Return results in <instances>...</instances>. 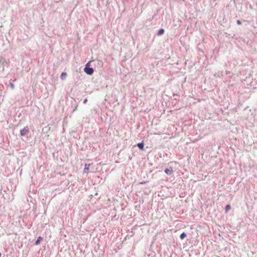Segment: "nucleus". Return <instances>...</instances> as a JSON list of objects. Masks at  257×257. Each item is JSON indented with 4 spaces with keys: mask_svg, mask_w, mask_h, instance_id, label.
<instances>
[{
    "mask_svg": "<svg viewBox=\"0 0 257 257\" xmlns=\"http://www.w3.org/2000/svg\"><path fill=\"white\" fill-rule=\"evenodd\" d=\"M90 61L88 62L86 64L85 67L84 69V72L88 75L92 74L94 72L93 69L92 68L89 67V66H90Z\"/></svg>",
    "mask_w": 257,
    "mask_h": 257,
    "instance_id": "f257e3e1",
    "label": "nucleus"
},
{
    "mask_svg": "<svg viewBox=\"0 0 257 257\" xmlns=\"http://www.w3.org/2000/svg\"><path fill=\"white\" fill-rule=\"evenodd\" d=\"M29 132V128L28 126L24 127L23 129L21 130L20 134L22 136H25L26 134H28Z\"/></svg>",
    "mask_w": 257,
    "mask_h": 257,
    "instance_id": "f03ea898",
    "label": "nucleus"
},
{
    "mask_svg": "<svg viewBox=\"0 0 257 257\" xmlns=\"http://www.w3.org/2000/svg\"><path fill=\"white\" fill-rule=\"evenodd\" d=\"M165 172L168 175H171L173 172V169L172 167L170 168H166L165 170Z\"/></svg>",
    "mask_w": 257,
    "mask_h": 257,
    "instance_id": "7ed1b4c3",
    "label": "nucleus"
},
{
    "mask_svg": "<svg viewBox=\"0 0 257 257\" xmlns=\"http://www.w3.org/2000/svg\"><path fill=\"white\" fill-rule=\"evenodd\" d=\"M90 166V164H86L85 165V167H84V171H83L84 173L86 172V171L89 170Z\"/></svg>",
    "mask_w": 257,
    "mask_h": 257,
    "instance_id": "20e7f679",
    "label": "nucleus"
},
{
    "mask_svg": "<svg viewBox=\"0 0 257 257\" xmlns=\"http://www.w3.org/2000/svg\"><path fill=\"white\" fill-rule=\"evenodd\" d=\"M67 76V73L66 72H62L61 74V78L62 80H64Z\"/></svg>",
    "mask_w": 257,
    "mask_h": 257,
    "instance_id": "39448f33",
    "label": "nucleus"
},
{
    "mask_svg": "<svg viewBox=\"0 0 257 257\" xmlns=\"http://www.w3.org/2000/svg\"><path fill=\"white\" fill-rule=\"evenodd\" d=\"M137 146L141 150H144V144L143 143H139Z\"/></svg>",
    "mask_w": 257,
    "mask_h": 257,
    "instance_id": "423d86ee",
    "label": "nucleus"
},
{
    "mask_svg": "<svg viewBox=\"0 0 257 257\" xmlns=\"http://www.w3.org/2000/svg\"><path fill=\"white\" fill-rule=\"evenodd\" d=\"M42 239H43V238H42V237L39 236V237L38 238V239H37V240H36V241L35 242V244H36V245H39V244L40 243V241H41V240H42Z\"/></svg>",
    "mask_w": 257,
    "mask_h": 257,
    "instance_id": "0eeeda50",
    "label": "nucleus"
},
{
    "mask_svg": "<svg viewBox=\"0 0 257 257\" xmlns=\"http://www.w3.org/2000/svg\"><path fill=\"white\" fill-rule=\"evenodd\" d=\"M187 235L185 233V232H183L181 235H180V238L181 239H183L184 238H185L186 237Z\"/></svg>",
    "mask_w": 257,
    "mask_h": 257,
    "instance_id": "6e6552de",
    "label": "nucleus"
},
{
    "mask_svg": "<svg viewBox=\"0 0 257 257\" xmlns=\"http://www.w3.org/2000/svg\"><path fill=\"white\" fill-rule=\"evenodd\" d=\"M231 208L230 205H227L225 207V212L227 213Z\"/></svg>",
    "mask_w": 257,
    "mask_h": 257,
    "instance_id": "1a4fd4ad",
    "label": "nucleus"
},
{
    "mask_svg": "<svg viewBox=\"0 0 257 257\" xmlns=\"http://www.w3.org/2000/svg\"><path fill=\"white\" fill-rule=\"evenodd\" d=\"M164 33V30L163 29H161L159 32H158V35H161L162 34H163Z\"/></svg>",
    "mask_w": 257,
    "mask_h": 257,
    "instance_id": "9d476101",
    "label": "nucleus"
},
{
    "mask_svg": "<svg viewBox=\"0 0 257 257\" xmlns=\"http://www.w3.org/2000/svg\"><path fill=\"white\" fill-rule=\"evenodd\" d=\"M237 24L238 25H240L241 24V22L239 20L237 21Z\"/></svg>",
    "mask_w": 257,
    "mask_h": 257,
    "instance_id": "9b49d317",
    "label": "nucleus"
},
{
    "mask_svg": "<svg viewBox=\"0 0 257 257\" xmlns=\"http://www.w3.org/2000/svg\"><path fill=\"white\" fill-rule=\"evenodd\" d=\"M10 85H11V87L12 88H13L14 87V84H13V83H11V84H10Z\"/></svg>",
    "mask_w": 257,
    "mask_h": 257,
    "instance_id": "f8f14e48",
    "label": "nucleus"
},
{
    "mask_svg": "<svg viewBox=\"0 0 257 257\" xmlns=\"http://www.w3.org/2000/svg\"><path fill=\"white\" fill-rule=\"evenodd\" d=\"M87 99H86V98H85V99L84 100V101H83V103H86V102H87Z\"/></svg>",
    "mask_w": 257,
    "mask_h": 257,
    "instance_id": "ddd939ff",
    "label": "nucleus"
},
{
    "mask_svg": "<svg viewBox=\"0 0 257 257\" xmlns=\"http://www.w3.org/2000/svg\"><path fill=\"white\" fill-rule=\"evenodd\" d=\"M1 256V253L0 252V256Z\"/></svg>",
    "mask_w": 257,
    "mask_h": 257,
    "instance_id": "4468645a",
    "label": "nucleus"
}]
</instances>
